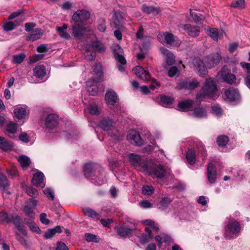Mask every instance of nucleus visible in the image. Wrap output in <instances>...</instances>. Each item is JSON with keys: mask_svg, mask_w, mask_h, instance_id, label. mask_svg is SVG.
I'll return each mask as SVG.
<instances>
[{"mask_svg": "<svg viewBox=\"0 0 250 250\" xmlns=\"http://www.w3.org/2000/svg\"><path fill=\"white\" fill-rule=\"evenodd\" d=\"M224 95L226 99L230 102L239 100L240 97L239 91L237 89H234L233 87H230L226 89Z\"/></svg>", "mask_w": 250, "mask_h": 250, "instance_id": "obj_16", "label": "nucleus"}, {"mask_svg": "<svg viewBox=\"0 0 250 250\" xmlns=\"http://www.w3.org/2000/svg\"><path fill=\"white\" fill-rule=\"evenodd\" d=\"M190 16L192 18L193 21L197 23H201L204 20V17L203 15L192 10L190 11Z\"/></svg>", "mask_w": 250, "mask_h": 250, "instance_id": "obj_44", "label": "nucleus"}, {"mask_svg": "<svg viewBox=\"0 0 250 250\" xmlns=\"http://www.w3.org/2000/svg\"><path fill=\"white\" fill-rule=\"evenodd\" d=\"M62 231V228L60 226H57L54 228L48 229L45 233L44 237L46 239H49L52 237L56 233H60Z\"/></svg>", "mask_w": 250, "mask_h": 250, "instance_id": "obj_33", "label": "nucleus"}, {"mask_svg": "<svg viewBox=\"0 0 250 250\" xmlns=\"http://www.w3.org/2000/svg\"><path fill=\"white\" fill-rule=\"evenodd\" d=\"M88 30L90 33H93V31L91 30H87L85 27H84L79 23H76L72 26V33L74 37L78 40H80L83 37L84 33Z\"/></svg>", "mask_w": 250, "mask_h": 250, "instance_id": "obj_10", "label": "nucleus"}, {"mask_svg": "<svg viewBox=\"0 0 250 250\" xmlns=\"http://www.w3.org/2000/svg\"><path fill=\"white\" fill-rule=\"evenodd\" d=\"M105 101L108 104L114 105L118 101L116 93L113 91L107 92L105 95Z\"/></svg>", "mask_w": 250, "mask_h": 250, "instance_id": "obj_24", "label": "nucleus"}, {"mask_svg": "<svg viewBox=\"0 0 250 250\" xmlns=\"http://www.w3.org/2000/svg\"><path fill=\"white\" fill-rule=\"evenodd\" d=\"M186 158L188 163L190 165H193L195 164L196 156L195 153L193 150L189 149L187 152Z\"/></svg>", "mask_w": 250, "mask_h": 250, "instance_id": "obj_46", "label": "nucleus"}, {"mask_svg": "<svg viewBox=\"0 0 250 250\" xmlns=\"http://www.w3.org/2000/svg\"><path fill=\"white\" fill-rule=\"evenodd\" d=\"M37 205V201L30 198L29 202L27 203L23 208V211L25 214L29 217V219L35 218V208Z\"/></svg>", "mask_w": 250, "mask_h": 250, "instance_id": "obj_8", "label": "nucleus"}, {"mask_svg": "<svg viewBox=\"0 0 250 250\" xmlns=\"http://www.w3.org/2000/svg\"><path fill=\"white\" fill-rule=\"evenodd\" d=\"M13 144L8 141L4 137H0V148L4 151L11 150L12 149Z\"/></svg>", "mask_w": 250, "mask_h": 250, "instance_id": "obj_29", "label": "nucleus"}, {"mask_svg": "<svg viewBox=\"0 0 250 250\" xmlns=\"http://www.w3.org/2000/svg\"><path fill=\"white\" fill-rule=\"evenodd\" d=\"M16 239L20 242V243L24 246H27V240L24 238L23 237H22L19 233L16 232Z\"/></svg>", "mask_w": 250, "mask_h": 250, "instance_id": "obj_63", "label": "nucleus"}, {"mask_svg": "<svg viewBox=\"0 0 250 250\" xmlns=\"http://www.w3.org/2000/svg\"><path fill=\"white\" fill-rule=\"evenodd\" d=\"M128 140L133 141L137 146H141L142 144V140L140 135L136 131H132L127 134Z\"/></svg>", "mask_w": 250, "mask_h": 250, "instance_id": "obj_25", "label": "nucleus"}, {"mask_svg": "<svg viewBox=\"0 0 250 250\" xmlns=\"http://www.w3.org/2000/svg\"><path fill=\"white\" fill-rule=\"evenodd\" d=\"M217 88L215 81L211 78L207 79L201 93L197 94L196 99L199 102L205 98L216 99L218 95Z\"/></svg>", "mask_w": 250, "mask_h": 250, "instance_id": "obj_2", "label": "nucleus"}, {"mask_svg": "<svg viewBox=\"0 0 250 250\" xmlns=\"http://www.w3.org/2000/svg\"><path fill=\"white\" fill-rule=\"evenodd\" d=\"M10 222H12L19 231L23 235H27L24 226L21 224V217L17 214L14 213L10 215Z\"/></svg>", "mask_w": 250, "mask_h": 250, "instance_id": "obj_12", "label": "nucleus"}, {"mask_svg": "<svg viewBox=\"0 0 250 250\" xmlns=\"http://www.w3.org/2000/svg\"><path fill=\"white\" fill-rule=\"evenodd\" d=\"M6 222L7 223H10V215H8L7 213L4 212H0V223H3Z\"/></svg>", "mask_w": 250, "mask_h": 250, "instance_id": "obj_56", "label": "nucleus"}, {"mask_svg": "<svg viewBox=\"0 0 250 250\" xmlns=\"http://www.w3.org/2000/svg\"><path fill=\"white\" fill-rule=\"evenodd\" d=\"M90 17V13L85 10H78L75 12L72 16V19L74 22H83Z\"/></svg>", "mask_w": 250, "mask_h": 250, "instance_id": "obj_9", "label": "nucleus"}, {"mask_svg": "<svg viewBox=\"0 0 250 250\" xmlns=\"http://www.w3.org/2000/svg\"><path fill=\"white\" fill-rule=\"evenodd\" d=\"M17 124L13 122H10L6 126V131L9 134V136H10V134L14 135L17 132Z\"/></svg>", "mask_w": 250, "mask_h": 250, "instance_id": "obj_50", "label": "nucleus"}, {"mask_svg": "<svg viewBox=\"0 0 250 250\" xmlns=\"http://www.w3.org/2000/svg\"><path fill=\"white\" fill-rule=\"evenodd\" d=\"M58 116L55 114L47 115L45 120V125L48 129H53L58 125Z\"/></svg>", "mask_w": 250, "mask_h": 250, "instance_id": "obj_18", "label": "nucleus"}, {"mask_svg": "<svg viewBox=\"0 0 250 250\" xmlns=\"http://www.w3.org/2000/svg\"><path fill=\"white\" fill-rule=\"evenodd\" d=\"M97 167L91 163L85 164L83 167L84 175L91 183L101 186L106 181V173L104 169L96 171Z\"/></svg>", "mask_w": 250, "mask_h": 250, "instance_id": "obj_1", "label": "nucleus"}, {"mask_svg": "<svg viewBox=\"0 0 250 250\" xmlns=\"http://www.w3.org/2000/svg\"><path fill=\"white\" fill-rule=\"evenodd\" d=\"M113 21L116 26H120L124 21L122 13L120 11H116L113 15Z\"/></svg>", "mask_w": 250, "mask_h": 250, "instance_id": "obj_37", "label": "nucleus"}, {"mask_svg": "<svg viewBox=\"0 0 250 250\" xmlns=\"http://www.w3.org/2000/svg\"><path fill=\"white\" fill-rule=\"evenodd\" d=\"M193 115L195 117L198 118L206 117L207 115V111L203 107H196L194 110Z\"/></svg>", "mask_w": 250, "mask_h": 250, "instance_id": "obj_39", "label": "nucleus"}, {"mask_svg": "<svg viewBox=\"0 0 250 250\" xmlns=\"http://www.w3.org/2000/svg\"><path fill=\"white\" fill-rule=\"evenodd\" d=\"M98 29L101 32H104L106 28L105 20L103 18H100L98 21Z\"/></svg>", "mask_w": 250, "mask_h": 250, "instance_id": "obj_54", "label": "nucleus"}, {"mask_svg": "<svg viewBox=\"0 0 250 250\" xmlns=\"http://www.w3.org/2000/svg\"><path fill=\"white\" fill-rule=\"evenodd\" d=\"M216 141L219 146H225L228 143L229 138L227 136L221 135L217 137Z\"/></svg>", "mask_w": 250, "mask_h": 250, "instance_id": "obj_51", "label": "nucleus"}, {"mask_svg": "<svg viewBox=\"0 0 250 250\" xmlns=\"http://www.w3.org/2000/svg\"><path fill=\"white\" fill-rule=\"evenodd\" d=\"M141 10L143 13L146 14H158L160 12V10L159 7H155L153 6H148L146 4H144L142 5Z\"/></svg>", "mask_w": 250, "mask_h": 250, "instance_id": "obj_27", "label": "nucleus"}, {"mask_svg": "<svg viewBox=\"0 0 250 250\" xmlns=\"http://www.w3.org/2000/svg\"><path fill=\"white\" fill-rule=\"evenodd\" d=\"M33 219H25L24 222L28 225L31 231L40 234L41 233V230L37 225L33 221Z\"/></svg>", "mask_w": 250, "mask_h": 250, "instance_id": "obj_32", "label": "nucleus"}, {"mask_svg": "<svg viewBox=\"0 0 250 250\" xmlns=\"http://www.w3.org/2000/svg\"><path fill=\"white\" fill-rule=\"evenodd\" d=\"M43 34L42 30L40 28H36L33 30L30 35L27 37V40L33 42L40 39Z\"/></svg>", "mask_w": 250, "mask_h": 250, "instance_id": "obj_28", "label": "nucleus"}, {"mask_svg": "<svg viewBox=\"0 0 250 250\" xmlns=\"http://www.w3.org/2000/svg\"><path fill=\"white\" fill-rule=\"evenodd\" d=\"M114 229L117 234L122 238H126L132 231L131 229L124 225L116 226L114 227Z\"/></svg>", "mask_w": 250, "mask_h": 250, "instance_id": "obj_21", "label": "nucleus"}, {"mask_svg": "<svg viewBox=\"0 0 250 250\" xmlns=\"http://www.w3.org/2000/svg\"><path fill=\"white\" fill-rule=\"evenodd\" d=\"M83 212L86 215L93 219H98L100 217V215L98 213L93 209L88 208H83Z\"/></svg>", "mask_w": 250, "mask_h": 250, "instance_id": "obj_45", "label": "nucleus"}, {"mask_svg": "<svg viewBox=\"0 0 250 250\" xmlns=\"http://www.w3.org/2000/svg\"><path fill=\"white\" fill-rule=\"evenodd\" d=\"M160 51L166 57V62L168 65H171L174 63L175 57L171 52L165 47H161Z\"/></svg>", "mask_w": 250, "mask_h": 250, "instance_id": "obj_22", "label": "nucleus"}, {"mask_svg": "<svg viewBox=\"0 0 250 250\" xmlns=\"http://www.w3.org/2000/svg\"><path fill=\"white\" fill-rule=\"evenodd\" d=\"M26 192L29 196L32 197H37L39 194L38 190L32 187L27 188Z\"/></svg>", "mask_w": 250, "mask_h": 250, "instance_id": "obj_59", "label": "nucleus"}, {"mask_svg": "<svg viewBox=\"0 0 250 250\" xmlns=\"http://www.w3.org/2000/svg\"><path fill=\"white\" fill-rule=\"evenodd\" d=\"M193 64L194 68L199 76L203 77L207 74L208 68L204 61L196 59L193 61Z\"/></svg>", "mask_w": 250, "mask_h": 250, "instance_id": "obj_13", "label": "nucleus"}, {"mask_svg": "<svg viewBox=\"0 0 250 250\" xmlns=\"http://www.w3.org/2000/svg\"><path fill=\"white\" fill-rule=\"evenodd\" d=\"M171 201V199L169 197H167L163 198L158 205L159 208L162 209H165Z\"/></svg>", "mask_w": 250, "mask_h": 250, "instance_id": "obj_52", "label": "nucleus"}, {"mask_svg": "<svg viewBox=\"0 0 250 250\" xmlns=\"http://www.w3.org/2000/svg\"><path fill=\"white\" fill-rule=\"evenodd\" d=\"M230 6L235 8L243 9L245 6V0H233Z\"/></svg>", "mask_w": 250, "mask_h": 250, "instance_id": "obj_49", "label": "nucleus"}, {"mask_svg": "<svg viewBox=\"0 0 250 250\" xmlns=\"http://www.w3.org/2000/svg\"><path fill=\"white\" fill-rule=\"evenodd\" d=\"M44 176L42 172L36 173L32 178V182L34 185L43 188L45 187V184L44 182Z\"/></svg>", "mask_w": 250, "mask_h": 250, "instance_id": "obj_20", "label": "nucleus"}, {"mask_svg": "<svg viewBox=\"0 0 250 250\" xmlns=\"http://www.w3.org/2000/svg\"><path fill=\"white\" fill-rule=\"evenodd\" d=\"M9 186V182L6 177L0 173V188L5 189Z\"/></svg>", "mask_w": 250, "mask_h": 250, "instance_id": "obj_48", "label": "nucleus"}, {"mask_svg": "<svg viewBox=\"0 0 250 250\" xmlns=\"http://www.w3.org/2000/svg\"><path fill=\"white\" fill-rule=\"evenodd\" d=\"M241 229L240 223L234 219L231 218L225 227V237L228 239L236 238L239 235Z\"/></svg>", "mask_w": 250, "mask_h": 250, "instance_id": "obj_4", "label": "nucleus"}, {"mask_svg": "<svg viewBox=\"0 0 250 250\" xmlns=\"http://www.w3.org/2000/svg\"><path fill=\"white\" fill-rule=\"evenodd\" d=\"M229 71L227 66H224L219 72L218 75L225 82L233 84L236 83V78L234 74L230 73Z\"/></svg>", "mask_w": 250, "mask_h": 250, "instance_id": "obj_6", "label": "nucleus"}, {"mask_svg": "<svg viewBox=\"0 0 250 250\" xmlns=\"http://www.w3.org/2000/svg\"><path fill=\"white\" fill-rule=\"evenodd\" d=\"M17 24H14L13 21H8L4 25V30L7 31L12 30L15 27L17 26Z\"/></svg>", "mask_w": 250, "mask_h": 250, "instance_id": "obj_60", "label": "nucleus"}, {"mask_svg": "<svg viewBox=\"0 0 250 250\" xmlns=\"http://www.w3.org/2000/svg\"><path fill=\"white\" fill-rule=\"evenodd\" d=\"M207 34L214 41L217 42L221 32H219L218 29L215 28H208L207 30Z\"/></svg>", "mask_w": 250, "mask_h": 250, "instance_id": "obj_34", "label": "nucleus"}, {"mask_svg": "<svg viewBox=\"0 0 250 250\" xmlns=\"http://www.w3.org/2000/svg\"><path fill=\"white\" fill-rule=\"evenodd\" d=\"M112 50L113 51L114 57H116L117 56L121 55L123 54V51L122 48L120 45L118 44H115L112 46Z\"/></svg>", "mask_w": 250, "mask_h": 250, "instance_id": "obj_58", "label": "nucleus"}, {"mask_svg": "<svg viewBox=\"0 0 250 250\" xmlns=\"http://www.w3.org/2000/svg\"><path fill=\"white\" fill-rule=\"evenodd\" d=\"M85 239L88 242L97 243L99 242L97 236L90 233H86L85 234Z\"/></svg>", "mask_w": 250, "mask_h": 250, "instance_id": "obj_55", "label": "nucleus"}, {"mask_svg": "<svg viewBox=\"0 0 250 250\" xmlns=\"http://www.w3.org/2000/svg\"><path fill=\"white\" fill-rule=\"evenodd\" d=\"M182 27L188 35L191 37L196 38L199 35L200 28L198 26H192L189 24H186L183 25Z\"/></svg>", "mask_w": 250, "mask_h": 250, "instance_id": "obj_14", "label": "nucleus"}, {"mask_svg": "<svg viewBox=\"0 0 250 250\" xmlns=\"http://www.w3.org/2000/svg\"><path fill=\"white\" fill-rule=\"evenodd\" d=\"M161 103L165 107H169L173 103V99L169 96H162L161 97Z\"/></svg>", "mask_w": 250, "mask_h": 250, "instance_id": "obj_47", "label": "nucleus"}, {"mask_svg": "<svg viewBox=\"0 0 250 250\" xmlns=\"http://www.w3.org/2000/svg\"><path fill=\"white\" fill-rule=\"evenodd\" d=\"M221 59L218 53H214L204 58L203 61L208 69H211L219 63Z\"/></svg>", "mask_w": 250, "mask_h": 250, "instance_id": "obj_7", "label": "nucleus"}, {"mask_svg": "<svg viewBox=\"0 0 250 250\" xmlns=\"http://www.w3.org/2000/svg\"><path fill=\"white\" fill-rule=\"evenodd\" d=\"M161 38L164 39L166 42L167 44L171 45L174 42V37L173 34L171 33H165L161 36H158V39L161 41Z\"/></svg>", "mask_w": 250, "mask_h": 250, "instance_id": "obj_41", "label": "nucleus"}, {"mask_svg": "<svg viewBox=\"0 0 250 250\" xmlns=\"http://www.w3.org/2000/svg\"><path fill=\"white\" fill-rule=\"evenodd\" d=\"M25 55L23 53L16 54L13 57V62L15 64L21 63L25 58Z\"/></svg>", "mask_w": 250, "mask_h": 250, "instance_id": "obj_53", "label": "nucleus"}, {"mask_svg": "<svg viewBox=\"0 0 250 250\" xmlns=\"http://www.w3.org/2000/svg\"><path fill=\"white\" fill-rule=\"evenodd\" d=\"M88 110L91 115H99L101 112V108L96 104L92 103L89 104Z\"/></svg>", "mask_w": 250, "mask_h": 250, "instance_id": "obj_43", "label": "nucleus"}, {"mask_svg": "<svg viewBox=\"0 0 250 250\" xmlns=\"http://www.w3.org/2000/svg\"><path fill=\"white\" fill-rule=\"evenodd\" d=\"M144 171L149 175L157 178H164L166 174V167L162 165H156L151 162L144 163Z\"/></svg>", "mask_w": 250, "mask_h": 250, "instance_id": "obj_3", "label": "nucleus"}, {"mask_svg": "<svg viewBox=\"0 0 250 250\" xmlns=\"http://www.w3.org/2000/svg\"><path fill=\"white\" fill-rule=\"evenodd\" d=\"M18 161L23 169L26 168L29 166L31 162L29 157L25 155L20 156L18 158Z\"/></svg>", "mask_w": 250, "mask_h": 250, "instance_id": "obj_42", "label": "nucleus"}, {"mask_svg": "<svg viewBox=\"0 0 250 250\" xmlns=\"http://www.w3.org/2000/svg\"><path fill=\"white\" fill-rule=\"evenodd\" d=\"M133 71L138 78L144 81H148L151 79L148 71L145 70L141 66H137L135 67Z\"/></svg>", "mask_w": 250, "mask_h": 250, "instance_id": "obj_15", "label": "nucleus"}, {"mask_svg": "<svg viewBox=\"0 0 250 250\" xmlns=\"http://www.w3.org/2000/svg\"><path fill=\"white\" fill-rule=\"evenodd\" d=\"M14 113L15 117L18 119L24 118L26 115V109L25 107H17L14 109Z\"/></svg>", "mask_w": 250, "mask_h": 250, "instance_id": "obj_38", "label": "nucleus"}, {"mask_svg": "<svg viewBox=\"0 0 250 250\" xmlns=\"http://www.w3.org/2000/svg\"><path fill=\"white\" fill-rule=\"evenodd\" d=\"M198 85V82L195 80L192 81L185 80L179 83L177 88L179 89H187L191 90L197 87Z\"/></svg>", "mask_w": 250, "mask_h": 250, "instance_id": "obj_17", "label": "nucleus"}, {"mask_svg": "<svg viewBox=\"0 0 250 250\" xmlns=\"http://www.w3.org/2000/svg\"><path fill=\"white\" fill-rule=\"evenodd\" d=\"M193 101L192 100H187L180 102L178 104L179 111H185L190 108L193 104Z\"/></svg>", "mask_w": 250, "mask_h": 250, "instance_id": "obj_31", "label": "nucleus"}, {"mask_svg": "<svg viewBox=\"0 0 250 250\" xmlns=\"http://www.w3.org/2000/svg\"><path fill=\"white\" fill-rule=\"evenodd\" d=\"M99 81H96L95 79L88 80L86 83L87 91L91 95H96L98 91L97 83Z\"/></svg>", "mask_w": 250, "mask_h": 250, "instance_id": "obj_19", "label": "nucleus"}, {"mask_svg": "<svg viewBox=\"0 0 250 250\" xmlns=\"http://www.w3.org/2000/svg\"><path fill=\"white\" fill-rule=\"evenodd\" d=\"M43 193L51 200H53L54 198V193L53 190L50 188H46L43 190Z\"/></svg>", "mask_w": 250, "mask_h": 250, "instance_id": "obj_61", "label": "nucleus"}, {"mask_svg": "<svg viewBox=\"0 0 250 250\" xmlns=\"http://www.w3.org/2000/svg\"><path fill=\"white\" fill-rule=\"evenodd\" d=\"M94 72V78L96 81H100L103 76V72L102 71V66L100 63L96 64L93 68Z\"/></svg>", "mask_w": 250, "mask_h": 250, "instance_id": "obj_36", "label": "nucleus"}, {"mask_svg": "<svg viewBox=\"0 0 250 250\" xmlns=\"http://www.w3.org/2000/svg\"><path fill=\"white\" fill-rule=\"evenodd\" d=\"M146 233L143 234L140 237V242L142 244H145L150 241L153 238L151 230L148 227H146Z\"/></svg>", "mask_w": 250, "mask_h": 250, "instance_id": "obj_26", "label": "nucleus"}, {"mask_svg": "<svg viewBox=\"0 0 250 250\" xmlns=\"http://www.w3.org/2000/svg\"><path fill=\"white\" fill-rule=\"evenodd\" d=\"M55 250H69V249L64 243L59 242L57 244V247Z\"/></svg>", "mask_w": 250, "mask_h": 250, "instance_id": "obj_64", "label": "nucleus"}, {"mask_svg": "<svg viewBox=\"0 0 250 250\" xmlns=\"http://www.w3.org/2000/svg\"><path fill=\"white\" fill-rule=\"evenodd\" d=\"M207 175L208 180L209 183H214L216 179V171L215 167L212 163L208 165L207 168Z\"/></svg>", "mask_w": 250, "mask_h": 250, "instance_id": "obj_23", "label": "nucleus"}, {"mask_svg": "<svg viewBox=\"0 0 250 250\" xmlns=\"http://www.w3.org/2000/svg\"><path fill=\"white\" fill-rule=\"evenodd\" d=\"M128 158L131 165L135 168L141 167L144 170V164L148 163L147 161H142L141 156L135 153H130Z\"/></svg>", "mask_w": 250, "mask_h": 250, "instance_id": "obj_11", "label": "nucleus"}, {"mask_svg": "<svg viewBox=\"0 0 250 250\" xmlns=\"http://www.w3.org/2000/svg\"><path fill=\"white\" fill-rule=\"evenodd\" d=\"M240 65L247 74V76L250 75V63L241 62Z\"/></svg>", "mask_w": 250, "mask_h": 250, "instance_id": "obj_62", "label": "nucleus"}, {"mask_svg": "<svg viewBox=\"0 0 250 250\" xmlns=\"http://www.w3.org/2000/svg\"><path fill=\"white\" fill-rule=\"evenodd\" d=\"M113 121L108 118L104 117L103 118L99 123V126L102 129L108 132V134L114 139L119 140L120 136L119 133L113 126Z\"/></svg>", "mask_w": 250, "mask_h": 250, "instance_id": "obj_5", "label": "nucleus"}, {"mask_svg": "<svg viewBox=\"0 0 250 250\" xmlns=\"http://www.w3.org/2000/svg\"><path fill=\"white\" fill-rule=\"evenodd\" d=\"M85 51L84 52L85 58L89 61L93 60L96 56V53L93 50L89 47V44H86L85 46Z\"/></svg>", "mask_w": 250, "mask_h": 250, "instance_id": "obj_35", "label": "nucleus"}, {"mask_svg": "<svg viewBox=\"0 0 250 250\" xmlns=\"http://www.w3.org/2000/svg\"><path fill=\"white\" fill-rule=\"evenodd\" d=\"M154 191V189L152 186H144L142 188V192L145 195H150L152 194Z\"/></svg>", "mask_w": 250, "mask_h": 250, "instance_id": "obj_57", "label": "nucleus"}, {"mask_svg": "<svg viewBox=\"0 0 250 250\" xmlns=\"http://www.w3.org/2000/svg\"><path fill=\"white\" fill-rule=\"evenodd\" d=\"M89 47L94 51L97 50L100 53H103L105 50L104 46L98 41L93 42L92 45L89 44Z\"/></svg>", "mask_w": 250, "mask_h": 250, "instance_id": "obj_40", "label": "nucleus"}, {"mask_svg": "<svg viewBox=\"0 0 250 250\" xmlns=\"http://www.w3.org/2000/svg\"><path fill=\"white\" fill-rule=\"evenodd\" d=\"M33 74L34 76L38 78H42L46 74V70L43 65H37L33 69Z\"/></svg>", "mask_w": 250, "mask_h": 250, "instance_id": "obj_30", "label": "nucleus"}]
</instances>
